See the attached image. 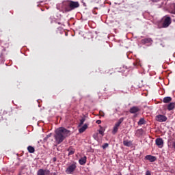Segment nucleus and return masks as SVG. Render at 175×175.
I'll use <instances>...</instances> for the list:
<instances>
[{"label":"nucleus","instance_id":"nucleus-1","mask_svg":"<svg viewBox=\"0 0 175 175\" xmlns=\"http://www.w3.org/2000/svg\"><path fill=\"white\" fill-rule=\"evenodd\" d=\"M68 136H70V131L60 127L55 131V139L58 144L62 143Z\"/></svg>","mask_w":175,"mask_h":175},{"label":"nucleus","instance_id":"nucleus-2","mask_svg":"<svg viewBox=\"0 0 175 175\" xmlns=\"http://www.w3.org/2000/svg\"><path fill=\"white\" fill-rule=\"evenodd\" d=\"M79 6H80V4H79V2L68 1V5L65 8V11L70 12L71 10H73V9H76L79 8Z\"/></svg>","mask_w":175,"mask_h":175},{"label":"nucleus","instance_id":"nucleus-3","mask_svg":"<svg viewBox=\"0 0 175 175\" xmlns=\"http://www.w3.org/2000/svg\"><path fill=\"white\" fill-rule=\"evenodd\" d=\"M124 122V118H120L118 122L115 124L113 130H112V134L116 135L118 132V128H120V125L122 124Z\"/></svg>","mask_w":175,"mask_h":175},{"label":"nucleus","instance_id":"nucleus-4","mask_svg":"<svg viewBox=\"0 0 175 175\" xmlns=\"http://www.w3.org/2000/svg\"><path fill=\"white\" fill-rule=\"evenodd\" d=\"M76 163H73L66 168V173L67 174H73V172L76 170Z\"/></svg>","mask_w":175,"mask_h":175},{"label":"nucleus","instance_id":"nucleus-5","mask_svg":"<svg viewBox=\"0 0 175 175\" xmlns=\"http://www.w3.org/2000/svg\"><path fill=\"white\" fill-rule=\"evenodd\" d=\"M170 24H172V18L170 16H165L163 22V27L167 28Z\"/></svg>","mask_w":175,"mask_h":175},{"label":"nucleus","instance_id":"nucleus-6","mask_svg":"<svg viewBox=\"0 0 175 175\" xmlns=\"http://www.w3.org/2000/svg\"><path fill=\"white\" fill-rule=\"evenodd\" d=\"M167 120V118L165 115L156 116V121L159 122H165Z\"/></svg>","mask_w":175,"mask_h":175},{"label":"nucleus","instance_id":"nucleus-7","mask_svg":"<svg viewBox=\"0 0 175 175\" xmlns=\"http://www.w3.org/2000/svg\"><path fill=\"white\" fill-rule=\"evenodd\" d=\"M139 111H140V108L137 106L132 107L129 110L131 114H136V113H139Z\"/></svg>","mask_w":175,"mask_h":175},{"label":"nucleus","instance_id":"nucleus-8","mask_svg":"<svg viewBox=\"0 0 175 175\" xmlns=\"http://www.w3.org/2000/svg\"><path fill=\"white\" fill-rule=\"evenodd\" d=\"M46 174H50V170L40 169L37 172V175H46Z\"/></svg>","mask_w":175,"mask_h":175},{"label":"nucleus","instance_id":"nucleus-9","mask_svg":"<svg viewBox=\"0 0 175 175\" xmlns=\"http://www.w3.org/2000/svg\"><path fill=\"white\" fill-rule=\"evenodd\" d=\"M156 145L158 146L160 148H162L163 146V139L162 138H157L155 140Z\"/></svg>","mask_w":175,"mask_h":175},{"label":"nucleus","instance_id":"nucleus-10","mask_svg":"<svg viewBox=\"0 0 175 175\" xmlns=\"http://www.w3.org/2000/svg\"><path fill=\"white\" fill-rule=\"evenodd\" d=\"M145 160L150 162H155V161H157V157L152 155H146L145 157Z\"/></svg>","mask_w":175,"mask_h":175},{"label":"nucleus","instance_id":"nucleus-11","mask_svg":"<svg viewBox=\"0 0 175 175\" xmlns=\"http://www.w3.org/2000/svg\"><path fill=\"white\" fill-rule=\"evenodd\" d=\"M174 108H175V103H170L167 106V109L169 111H172V110H174Z\"/></svg>","mask_w":175,"mask_h":175},{"label":"nucleus","instance_id":"nucleus-12","mask_svg":"<svg viewBox=\"0 0 175 175\" xmlns=\"http://www.w3.org/2000/svg\"><path fill=\"white\" fill-rule=\"evenodd\" d=\"M152 42V40L151 38H144L141 40V43L142 44H146V43H151Z\"/></svg>","mask_w":175,"mask_h":175},{"label":"nucleus","instance_id":"nucleus-13","mask_svg":"<svg viewBox=\"0 0 175 175\" xmlns=\"http://www.w3.org/2000/svg\"><path fill=\"white\" fill-rule=\"evenodd\" d=\"M123 145L126 147H131L132 146V142L129 140H125L123 141Z\"/></svg>","mask_w":175,"mask_h":175},{"label":"nucleus","instance_id":"nucleus-14","mask_svg":"<svg viewBox=\"0 0 175 175\" xmlns=\"http://www.w3.org/2000/svg\"><path fill=\"white\" fill-rule=\"evenodd\" d=\"M172 100V98L170 96L164 97L163 99V103H170Z\"/></svg>","mask_w":175,"mask_h":175},{"label":"nucleus","instance_id":"nucleus-15","mask_svg":"<svg viewBox=\"0 0 175 175\" xmlns=\"http://www.w3.org/2000/svg\"><path fill=\"white\" fill-rule=\"evenodd\" d=\"M87 128H88V126L87 124H85L83 126L79 129V133H83V132H84Z\"/></svg>","mask_w":175,"mask_h":175},{"label":"nucleus","instance_id":"nucleus-16","mask_svg":"<svg viewBox=\"0 0 175 175\" xmlns=\"http://www.w3.org/2000/svg\"><path fill=\"white\" fill-rule=\"evenodd\" d=\"M80 165H85L87 162V157H83L79 160Z\"/></svg>","mask_w":175,"mask_h":175},{"label":"nucleus","instance_id":"nucleus-17","mask_svg":"<svg viewBox=\"0 0 175 175\" xmlns=\"http://www.w3.org/2000/svg\"><path fill=\"white\" fill-rule=\"evenodd\" d=\"M8 114V112H6V111L5 110H1L0 112V121H1V120H3V116Z\"/></svg>","mask_w":175,"mask_h":175},{"label":"nucleus","instance_id":"nucleus-18","mask_svg":"<svg viewBox=\"0 0 175 175\" xmlns=\"http://www.w3.org/2000/svg\"><path fill=\"white\" fill-rule=\"evenodd\" d=\"M27 150L30 154H33L35 152V148L33 146H29L27 147Z\"/></svg>","mask_w":175,"mask_h":175},{"label":"nucleus","instance_id":"nucleus-19","mask_svg":"<svg viewBox=\"0 0 175 175\" xmlns=\"http://www.w3.org/2000/svg\"><path fill=\"white\" fill-rule=\"evenodd\" d=\"M99 127H100V129L98 130V133L102 136H104L105 135V128L102 127L101 126H99Z\"/></svg>","mask_w":175,"mask_h":175},{"label":"nucleus","instance_id":"nucleus-20","mask_svg":"<svg viewBox=\"0 0 175 175\" xmlns=\"http://www.w3.org/2000/svg\"><path fill=\"white\" fill-rule=\"evenodd\" d=\"M137 124L138 125H144V124H146V120H144V118H141L138 121Z\"/></svg>","mask_w":175,"mask_h":175},{"label":"nucleus","instance_id":"nucleus-21","mask_svg":"<svg viewBox=\"0 0 175 175\" xmlns=\"http://www.w3.org/2000/svg\"><path fill=\"white\" fill-rule=\"evenodd\" d=\"M68 155H73V154H75V149L70 148L68 150Z\"/></svg>","mask_w":175,"mask_h":175},{"label":"nucleus","instance_id":"nucleus-22","mask_svg":"<svg viewBox=\"0 0 175 175\" xmlns=\"http://www.w3.org/2000/svg\"><path fill=\"white\" fill-rule=\"evenodd\" d=\"M137 135L140 137L143 136V129H139L137 131Z\"/></svg>","mask_w":175,"mask_h":175},{"label":"nucleus","instance_id":"nucleus-23","mask_svg":"<svg viewBox=\"0 0 175 175\" xmlns=\"http://www.w3.org/2000/svg\"><path fill=\"white\" fill-rule=\"evenodd\" d=\"M133 65H136L137 66H142V63H140V60H137L136 63H134Z\"/></svg>","mask_w":175,"mask_h":175},{"label":"nucleus","instance_id":"nucleus-24","mask_svg":"<svg viewBox=\"0 0 175 175\" xmlns=\"http://www.w3.org/2000/svg\"><path fill=\"white\" fill-rule=\"evenodd\" d=\"M84 121H85V120L84 118H83L80 120L79 124L78 126L79 128H80V126H81V125H83V124H84Z\"/></svg>","mask_w":175,"mask_h":175},{"label":"nucleus","instance_id":"nucleus-25","mask_svg":"<svg viewBox=\"0 0 175 175\" xmlns=\"http://www.w3.org/2000/svg\"><path fill=\"white\" fill-rule=\"evenodd\" d=\"M172 13L173 14H175V3L172 4Z\"/></svg>","mask_w":175,"mask_h":175},{"label":"nucleus","instance_id":"nucleus-26","mask_svg":"<svg viewBox=\"0 0 175 175\" xmlns=\"http://www.w3.org/2000/svg\"><path fill=\"white\" fill-rule=\"evenodd\" d=\"M109 147V144L105 143L103 145V148L105 150V148H107Z\"/></svg>","mask_w":175,"mask_h":175},{"label":"nucleus","instance_id":"nucleus-27","mask_svg":"<svg viewBox=\"0 0 175 175\" xmlns=\"http://www.w3.org/2000/svg\"><path fill=\"white\" fill-rule=\"evenodd\" d=\"M94 137L96 140H98V133L94 135Z\"/></svg>","mask_w":175,"mask_h":175},{"label":"nucleus","instance_id":"nucleus-28","mask_svg":"<svg viewBox=\"0 0 175 175\" xmlns=\"http://www.w3.org/2000/svg\"><path fill=\"white\" fill-rule=\"evenodd\" d=\"M146 175H151V172H150V171H146Z\"/></svg>","mask_w":175,"mask_h":175},{"label":"nucleus","instance_id":"nucleus-29","mask_svg":"<svg viewBox=\"0 0 175 175\" xmlns=\"http://www.w3.org/2000/svg\"><path fill=\"white\" fill-rule=\"evenodd\" d=\"M96 124H101L102 123V121L98 120H96Z\"/></svg>","mask_w":175,"mask_h":175},{"label":"nucleus","instance_id":"nucleus-30","mask_svg":"<svg viewBox=\"0 0 175 175\" xmlns=\"http://www.w3.org/2000/svg\"><path fill=\"white\" fill-rule=\"evenodd\" d=\"M53 162H57V157H53Z\"/></svg>","mask_w":175,"mask_h":175},{"label":"nucleus","instance_id":"nucleus-31","mask_svg":"<svg viewBox=\"0 0 175 175\" xmlns=\"http://www.w3.org/2000/svg\"><path fill=\"white\" fill-rule=\"evenodd\" d=\"M100 116H101V117H105V113L104 112H101Z\"/></svg>","mask_w":175,"mask_h":175},{"label":"nucleus","instance_id":"nucleus-32","mask_svg":"<svg viewBox=\"0 0 175 175\" xmlns=\"http://www.w3.org/2000/svg\"><path fill=\"white\" fill-rule=\"evenodd\" d=\"M172 147L175 149V142H173Z\"/></svg>","mask_w":175,"mask_h":175},{"label":"nucleus","instance_id":"nucleus-33","mask_svg":"<svg viewBox=\"0 0 175 175\" xmlns=\"http://www.w3.org/2000/svg\"><path fill=\"white\" fill-rule=\"evenodd\" d=\"M152 2H159V0H152Z\"/></svg>","mask_w":175,"mask_h":175},{"label":"nucleus","instance_id":"nucleus-34","mask_svg":"<svg viewBox=\"0 0 175 175\" xmlns=\"http://www.w3.org/2000/svg\"><path fill=\"white\" fill-rule=\"evenodd\" d=\"M46 137H47V138L50 137V135H47Z\"/></svg>","mask_w":175,"mask_h":175}]
</instances>
